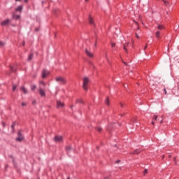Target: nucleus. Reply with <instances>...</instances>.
I'll return each mask as SVG.
<instances>
[{
  "mask_svg": "<svg viewBox=\"0 0 179 179\" xmlns=\"http://www.w3.org/2000/svg\"><path fill=\"white\" fill-rule=\"evenodd\" d=\"M23 45H24V43H23Z\"/></svg>",
  "mask_w": 179,
  "mask_h": 179,
  "instance_id": "obj_43",
  "label": "nucleus"
},
{
  "mask_svg": "<svg viewBox=\"0 0 179 179\" xmlns=\"http://www.w3.org/2000/svg\"><path fill=\"white\" fill-rule=\"evenodd\" d=\"M36 87V85H31V90H35Z\"/></svg>",
  "mask_w": 179,
  "mask_h": 179,
  "instance_id": "obj_18",
  "label": "nucleus"
},
{
  "mask_svg": "<svg viewBox=\"0 0 179 179\" xmlns=\"http://www.w3.org/2000/svg\"><path fill=\"white\" fill-rule=\"evenodd\" d=\"M89 0H85L86 2H87Z\"/></svg>",
  "mask_w": 179,
  "mask_h": 179,
  "instance_id": "obj_40",
  "label": "nucleus"
},
{
  "mask_svg": "<svg viewBox=\"0 0 179 179\" xmlns=\"http://www.w3.org/2000/svg\"><path fill=\"white\" fill-rule=\"evenodd\" d=\"M24 139V137L22 135V134L20 133V131L18 132V136L17 138H16V141L17 142H22Z\"/></svg>",
  "mask_w": 179,
  "mask_h": 179,
  "instance_id": "obj_4",
  "label": "nucleus"
},
{
  "mask_svg": "<svg viewBox=\"0 0 179 179\" xmlns=\"http://www.w3.org/2000/svg\"><path fill=\"white\" fill-rule=\"evenodd\" d=\"M152 125H155V120H152Z\"/></svg>",
  "mask_w": 179,
  "mask_h": 179,
  "instance_id": "obj_34",
  "label": "nucleus"
},
{
  "mask_svg": "<svg viewBox=\"0 0 179 179\" xmlns=\"http://www.w3.org/2000/svg\"><path fill=\"white\" fill-rule=\"evenodd\" d=\"M24 2L25 3H27V2H29V0H24Z\"/></svg>",
  "mask_w": 179,
  "mask_h": 179,
  "instance_id": "obj_32",
  "label": "nucleus"
},
{
  "mask_svg": "<svg viewBox=\"0 0 179 179\" xmlns=\"http://www.w3.org/2000/svg\"><path fill=\"white\" fill-rule=\"evenodd\" d=\"M33 57H34V55L30 54L28 59H27V61H31L33 59Z\"/></svg>",
  "mask_w": 179,
  "mask_h": 179,
  "instance_id": "obj_12",
  "label": "nucleus"
},
{
  "mask_svg": "<svg viewBox=\"0 0 179 179\" xmlns=\"http://www.w3.org/2000/svg\"><path fill=\"white\" fill-rule=\"evenodd\" d=\"M71 149H72V148H71V146H69V147L66 148V152H69L71 150Z\"/></svg>",
  "mask_w": 179,
  "mask_h": 179,
  "instance_id": "obj_17",
  "label": "nucleus"
},
{
  "mask_svg": "<svg viewBox=\"0 0 179 179\" xmlns=\"http://www.w3.org/2000/svg\"><path fill=\"white\" fill-rule=\"evenodd\" d=\"M155 36H156L157 38H159V37H160V31H157L155 33Z\"/></svg>",
  "mask_w": 179,
  "mask_h": 179,
  "instance_id": "obj_14",
  "label": "nucleus"
},
{
  "mask_svg": "<svg viewBox=\"0 0 179 179\" xmlns=\"http://www.w3.org/2000/svg\"><path fill=\"white\" fill-rule=\"evenodd\" d=\"M77 103H80L82 104L83 103V101L82 99H78Z\"/></svg>",
  "mask_w": 179,
  "mask_h": 179,
  "instance_id": "obj_20",
  "label": "nucleus"
},
{
  "mask_svg": "<svg viewBox=\"0 0 179 179\" xmlns=\"http://www.w3.org/2000/svg\"><path fill=\"white\" fill-rule=\"evenodd\" d=\"M17 87V86H16V85H13V92H15V90H16Z\"/></svg>",
  "mask_w": 179,
  "mask_h": 179,
  "instance_id": "obj_21",
  "label": "nucleus"
},
{
  "mask_svg": "<svg viewBox=\"0 0 179 179\" xmlns=\"http://www.w3.org/2000/svg\"><path fill=\"white\" fill-rule=\"evenodd\" d=\"M5 45V43L0 41V47H3Z\"/></svg>",
  "mask_w": 179,
  "mask_h": 179,
  "instance_id": "obj_19",
  "label": "nucleus"
},
{
  "mask_svg": "<svg viewBox=\"0 0 179 179\" xmlns=\"http://www.w3.org/2000/svg\"><path fill=\"white\" fill-rule=\"evenodd\" d=\"M57 108H62V107H64L65 104H64V103L61 102L60 101H57Z\"/></svg>",
  "mask_w": 179,
  "mask_h": 179,
  "instance_id": "obj_7",
  "label": "nucleus"
},
{
  "mask_svg": "<svg viewBox=\"0 0 179 179\" xmlns=\"http://www.w3.org/2000/svg\"><path fill=\"white\" fill-rule=\"evenodd\" d=\"M144 174H148V169L144 170Z\"/></svg>",
  "mask_w": 179,
  "mask_h": 179,
  "instance_id": "obj_30",
  "label": "nucleus"
},
{
  "mask_svg": "<svg viewBox=\"0 0 179 179\" xmlns=\"http://www.w3.org/2000/svg\"><path fill=\"white\" fill-rule=\"evenodd\" d=\"M137 38H139V36H138V34L136 35Z\"/></svg>",
  "mask_w": 179,
  "mask_h": 179,
  "instance_id": "obj_38",
  "label": "nucleus"
},
{
  "mask_svg": "<svg viewBox=\"0 0 179 179\" xmlns=\"http://www.w3.org/2000/svg\"><path fill=\"white\" fill-rule=\"evenodd\" d=\"M67 179H71V178H68Z\"/></svg>",
  "mask_w": 179,
  "mask_h": 179,
  "instance_id": "obj_45",
  "label": "nucleus"
},
{
  "mask_svg": "<svg viewBox=\"0 0 179 179\" xmlns=\"http://www.w3.org/2000/svg\"><path fill=\"white\" fill-rule=\"evenodd\" d=\"M48 75H50V71H48L47 70H43L42 71V78H43V79L47 78V76H48Z\"/></svg>",
  "mask_w": 179,
  "mask_h": 179,
  "instance_id": "obj_3",
  "label": "nucleus"
},
{
  "mask_svg": "<svg viewBox=\"0 0 179 179\" xmlns=\"http://www.w3.org/2000/svg\"><path fill=\"white\" fill-rule=\"evenodd\" d=\"M89 22L90 23V24H93V18L92 17H89Z\"/></svg>",
  "mask_w": 179,
  "mask_h": 179,
  "instance_id": "obj_16",
  "label": "nucleus"
},
{
  "mask_svg": "<svg viewBox=\"0 0 179 179\" xmlns=\"http://www.w3.org/2000/svg\"><path fill=\"white\" fill-rule=\"evenodd\" d=\"M23 10V6H19L15 8L16 12H22Z\"/></svg>",
  "mask_w": 179,
  "mask_h": 179,
  "instance_id": "obj_10",
  "label": "nucleus"
},
{
  "mask_svg": "<svg viewBox=\"0 0 179 179\" xmlns=\"http://www.w3.org/2000/svg\"><path fill=\"white\" fill-rule=\"evenodd\" d=\"M55 80L56 82L61 83V85H65V83H66V80L63 77H56Z\"/></svg>",
  "mask_w": 179,
  "mask_h": 179,
  "instance_id": "obj_2",
  "label": "nucleus"
},
{
  "mask_svg": "<svg viewBox=\"0 0 179 179\" xmlns=\"http://www.w3.org/2000/svg\"><path fill=\"white\" fill-rule=\"evenodd\" d=\"M119 33H120V29L118 30Z\"/></svg>",
  "mask_w": 179,
  "mask_h": 179,
  "instance_id": "obj_46",
  "label": "nucleus"
},
{
  "mask_svg": "<svg viewBox=\"0 0 179 179\" xmlns=\"http://www.w3.org/2000/svg\"><path fill=\"white\" fill-rule=\"evenodd\" d=\"M40 83H41V85H43V86H45V83H44V82L41 81Z\"/></svg>",
  "mask_w": 179,
  "mask_h": 179,
  "instance_id": "obj_26",
  "label": "nucleus"
},
{
  "mask_svg": "<svg viewBox=\"0 0 179 179\" xmlns=\"http://www.w3.org/2000/svg\"><path fill=\"white\" fill-rule=\"evenodd\" d=\"M121 107H124V104L122 103H120Z\"/></svg>",
  "mask_w": 179,
  "mask_h": 179,
  "instance_id": "obj_35",
  "label": "nucleus"
},
{
  "mask_svg": "<svg viewBox=\"0 0 179 179\" xmlns=\"http://www.w3.org/2000/svg\"><path fill=\"white\" fill-rule=\"evenodd\" d=\"M118 163H121V160L118 159L116 161V164H118Z\"/></svg>",
  "mask_w": 179,
  "mask_h": 179,
  "instance_id": "obj_29",
  "label": "nucleus"
},
{
  "mask_svg": "<svg viewBox=\"0 0 179 179\" xmlns=\"http://www.w3.org/2000/svg\"><path fill=\"white\" fill-rule=\"evenodd\" d=\"M89 82H90L89 78L85 77L83 78V88L85 91H87V85H89Z\"/></svg>",
  "mask_w": 179,
  "mask_h": 179,
  "instance_id": "obj_1",
  "label": "nucleus"
},
{
  "mask_svg": "<svg viewBox=\"0 0 179 179\" xmlns=\"http://www.w3.org/2000/svg\"><path fill=\"white\" fill-rule=\"evenodd\" d=\"M13 17V19H16V20L20 19V15H14Z\"/></svg>",
  "mask_w": 179,
  "mask_h": 179,
  "instance_id": "obj_15",
  "label": "nucleus"
},
{
  "mask_svg": "<svg viewBox=\"0 0 179 179\" xmlns=\"http://www.w3.org/2000/svg\"><path fill=\"white\" fill-rule=\"evenodd\" d=\"M145 50H146V46L145 47Z\"/></svg>",
  "mask_w": 179,
  "mask_h": 179,
  "instance_id": "obj_42",
  "label": "nucleus"
},
{
  "mask_svg": "<svg viewBox=\"0 0 179 179\" xmlns=\"http://www.w3.org/2000/svg\"><path fill=\"white\" fill-rule=\"evenodd\" d=\"M85 53L87 54V57H89L90 58H93V53L87 50V49L85 50Z\"/></svg>",
  "mask_w": 179,
  "mask_h": 179,
  "instance_id": "obj_9",
  "label": "nucleus"
},
{
  "mask_svg": "<svg viewBox=\"0 0 179 179\" xmlns=\"http://www.w3.org/2000/svg\"><path fill=\"white\" fill-rule=\"evenodd\" d=\"M106 103L108 106V104H109L108 98L106 99Z\"/></svg>",
  "mask_w": 179,
  "mask_h": 179,
  "instance_id": "obj_27",
  "label": "nucleus"
},
{
  "mask_svg": "<svg viewBox=\"0 0 179 179\" xmlns=\"http://www.w3.org/2000/svg\"><path fill=\"white\" fill-rule=\"evenodd\" d=\"M21 90H22V92H23V93L24 94H27V90H26V88H24V87H21Z\"/></svg>",
  "mask_w": 179,
  "mask_h": 179,
  "instance_id": "obj_11",
  "label": "nucleus"
},
{
  "mask_svg": "<svg viewBox=\"0 0 179 179\" xmlns=\"http://www.w3.org/2000/svg\"><path fill=\"white\" fill-rule=\"evenodd\" d=\"M165 6H170V3H169V1H165V0H162Z\"/></svg>",
  "mask_w": 179,
  "mask_h": 179,
  "instance_id": "obj_13",
  "label": "nucleus"
},
{
  "mask_svg": "<svg viewBox=\"0 0 179 179\" xmlns=\"http://www.w3.org/2000/svg\"><path fill=\"white\" fill-rule=\"evenodd\" d=\"M12 128H13V125L12 126Z\"/></svg>",
  "mask_w": 179,
  "mask_h": 179,
  "instance_id": "obj_44",
  "label": "nucleus"
},
{
  "mask_svg": "<svg viewBox=\"0 0 179 179\" xmlns=\"http://www.w3.org/2000/svg\"><path fill=\"white\" fill-rule=\"evenodd\" d=\"M39 94L41 97H45V92L42 88H39L38 90Z\"/></svg>",
  "mask_w": 179,
  "mask_h": 179,
  "instance_id": "obj_5",
  "label": "nucleus"
},
{
  "mask_svg": "<svg viewBox=\"0 0 179 179\" xmlns=\"http://www.w3.org/2000/svg\"><path fill=\"white\" fill-rule=\"evenodd\" d=\"M10 22V21L9 20H6L2 21V22H1V26H8V25L9 24Z\"/></svg>",
  "mask_w": 179,
  "mask_h": 179,
  "instance_id": "obj_6",
  "label": "nucleus"
},
{
  "mask_svg": "<svg viewBox=\"0 0 179 179\" xmlns=\"http://www.w3.org/2000/svg\"><path fill=\"white\" fill-rule=\"evenodd\" d=\"M113 149H118V147H117V144L113 145Z\"/></svg>",
  "mask_w": 179,
  "mask_h": 179,
  "instance_id": "obj_25",
  "label": "nucleus"
},
{
  "mask_svg": "<svg viewBox=\"0 0 179 179\" xmlns=\"http://www.w3.org/2000/svg\"><path fill=\"white\" fill-rule=\"evenodd\" d=\"M124 89H126L127 92H128V90H127V85H124Z\"/></svg>",
  "mask_w": 179,
  "mask_h": 179,
  "instance_id": "obj_33",
  "label": "nucleus"
},
{
  "mask_svg": "<svg viewBox=\"0 0 179 179\" xmlns=\"http://www.w3.org/2000/svg\"><path fill=\"white\" fill-rule=\"evenodd\" d=\"M101 127H97L96 130L98 131V132H101Z\"/></svg>",
  "mask_w": 179,
  "mask_h": 179,
  "instance_id": "obj_22",
  "label": "nucleus"
},
{
  "mask_svg": "<svg viewBox=\"0 0 179 179\" xmlns=\"http://www.w3.org/2000/svg\"><path fill=\"white\" fill-rule=\"evenodd\" d=\"M158 29H159V30H162V29H163V26H162V25H159V26H158Z\"/></svg>",
  "mask_w": 179,
  "mask_h": 179,
  "instance_id": "obj_24",
  "label": "nucleus"
},
{
  "mask_svg": "<svg viewBox=\"0 0 179 179\" xmlns=\"http://www.w3.org/2000/svg\"><path fill=\"white\" fill-rule=\"evenodd\" d=\"M124 51H127V48L125 46H124Z\"/></svg>",
  "mask_w": 179,
  "mask_h": 179,
  "instance_id": "obj_36",
  "label": "nucleus"
},
{
  "mask_svg": "<svg viewBox=\"0 0 179 179\" xmlns=\"http://www.w3.org/2000/svg\"><path fill=\"white\" fill-rule=\"evenodd\" d=\"M22 0H15L16 2H20Z\"/></svg>",
  "mask_w": 179,
  "mask_h": 179,
  "instance_id": "obj_37",
  "label": "nucleus"
},
{
  "mask_svg": "<svg viewBox=\"0 0 179 179\" xmlns=\"http://www.w3.org/2000/svg\"><path fill=\"white\" fill-rule=\"evenodd\" d=\"M54 139H55V142H61L62 141V136H56Z\"/></svg>",
  "mask_w": 179,
  "mask_h": 179,
  "instance_id": "obj_8",
  "label": "nucleus"
},
{
  "mask_svg": "<svg viewBox=\"0 0 179 179\" xmlns=\"http://www.w3.org/2000/svg\"><path fill=\"white\" fill-rule=\"evenodd\" d=\"M164 94H167V90H166V88H164Z\"/></svg>",
  "mask_w": 179,
  "mask_h": 179,
  "instance_id": "obj_31",
  "label": "nucleus"
},
{
  "mask_svg": "<svg viewBox=\"0 0 179 179\" xmlns=\"http://www.w3.org/2000/svg\"><path fill=\"white\" fill-rule=\"evenodd\" d=\"M152 121H157V115L155 116V117L152 119Z\"/></svg>",
  "mask_w": 179,
  "mask_h": 179,
  "instance_id": "obj_23",
  "label": "nucleus"
},
{
  "mask_svg": "<svg viewBox=\"0 0 179 179\" xmlns=\"http://www.w3.org/2000/svg\"><path fill=\"white\" fill-rule=\"evenodd\" d=\"M113 47H114V43H113Z\"/></svg>",
  "mask_w": 179,
  "mask_h": 179,
  "instance_id": "obj_41",
  "label": "nucleus"
},
{
  "mask_svg": "<svg viewBox=\"0 0 179 179\" xmlns=\"http://www.w3.org/2000/svg\"><path fill=\"white\" fill-rule=\"evenodd\" d=\"M163 122V120H160V124H162Z\"/></svg>",
  "mask_w": 179,
  "mask_h": 179,
  "instance_id": "obj_39",
  "label": "nucleus"
},
{
  "mask_svg": "<svg viewBox=\"0 0 179 179\" xmlns=\"http://www.w3.org/2000/svg\"><path fill=\"white\" fill-rule=\"evenodd\" d=\"M21 105L22 106V107H24V106H26V103L22 102Z\"/></svg>",
  "mask_w": 179,
  "mask_h": 179,
  "instance_id": "obj_28",
  "label": "nucleus"
}]
</instances>
